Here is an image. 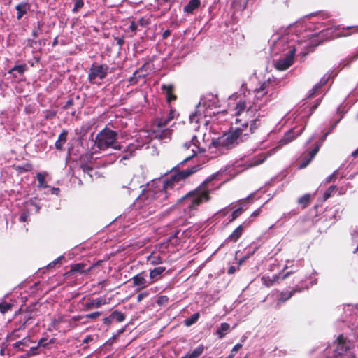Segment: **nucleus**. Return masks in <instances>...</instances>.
<instances>
[{"label":"nucleus","mask_w":358,"mask_h":358,"mask_svg":"<svg viewBox=\"0 0 358 358\" xmlns=\"http://www.w3.org/2000/svg\"><path fill=\"white\" fill-rule=\"evenodd\" d=\"M39 347L40 346L38 344L36 346H32L30 348L28 352L29 353V355H31V356L38 355V354H39V350H38Z\"/></svg>","instance_id":"51"},{"label":"nucleus","mask_w":358,"mask_h":358,"mask_svg":"<svg viewBox=\"0 0 358 358\" xmlns=\"http://www.w3.org/2000/svg\"><path fill=\"white\" fill-rule=\"evenodd\" d=\"M132 156V152H126L123 156L122 157V160H127Z\"/></svg>","instance_id":"61"},{"label":"nucleus","mask_w":358,"mask_h":358,"mask_svg":"<svg viewBox=\"0 0 358 358\" xmlns=\"http://www.w3.org/2000/svg\"><path fill=\"white\" fill-rule=\"evenodd\" d=\"M74 104L73 99L71 96H69V99L64 103V105L62 107L64 110H67L70 108Z\"/></svg>","instance_id":"49"},{"label":"nucleus","mask_w":358,"mask_h":358,"mask_svg":"<svg viewBox=\"0 0 358 358\" xmlns=\"http://www.w3.org/2000/svg\"><path fill=\"white\" fill-rule=\"evenodd\" d=\"M19 329H14L7 337V339L8 341H13V340H15L16 338H18L20 337L19 334H17Z\"/></svg>","instance_id":"48"},{"label":"nucleus","mask_w":358,"mask_h":358,"mask_svg":"<svg viewBox=\"0 0 358 358\" xmlns=\"http://www.w3.org/2000/svg\"><path fill=\"white\" fill-rule=\"evenodd\" d=\"M68 131L66 129H63L59 135L57 141L55 142V148L59 150H63V145L67 140Z\"/></svg>","instance_id":"23"},{"label":"nucleus","mask_w":358,"mask_h":358,"mask_svg":"<svg viewBox=\"0 0 358 358\" xmlns=\"http://www.w3.org/2000/svg\"><path fill=\"white\" fill-rule=\"evenodd\" d=\"M271 155L269 152L266 153H260L254 157H252L250 160L247 162V166L248 167H254L256 166H258L263 162H265V160Z\"/></svg>","instance_id":"14"},{"label":"nucleus","mask_w":358,"mask_h":358,"mask_svg":"<svg viewBox=\"0 0 358 358\" xmlns=\"http://www.w3.org/2000/svg\"><path fill=\"white\" fill-rule=\"evenodd\" d=\"M230 329L229 324L227 322H222L220 324V327L217 329L216 334L220 338H222L225 336L227 333Z\"/></svg>","instance_id":"29"},{"label":"nucleus","mask_w":358,"mask_h":358,"mask_svg":"<svg viewBox=\"0 0 358 358\" xmlns=\"http://www.w3.org/2000/svg\"><path fill=\"white\" fill-rule=\"evenodd\" d=\"M145 65H143L142 67L139 68L138 69L136 70L135 72L133 73V76L130 78L129 82L130 83H136L138 80V78H145L146 76V74H142L141 75L139 73L143 70Z\"/></svg>","instance_id":"36"},{"label":"nucleus","mask_w":358,"mask_h":358,"mask_svg":"<svg viewBox=\"0 0 358 358\" xmlns=\"http://www.w3.org/2000/svg\"><path fill=\"white\" fill-rule=\"evenodd\" d=\"M30 6L27 2H21L15 7L17 10V19L20 20L29 10Z\"/></svg>","instance_id":"20"},{"label":"nucleus","mask_w":358,"mask_h":358,"mask_svg":"<svg viewBox=\"0 0 358 358\" xmlns=\"http://www.w3.org/2000/svg\"><path fill=\"white\" fill-rule=\"evenodd\" d=\"M114 320L113 317V315L112 313L108 316V317H105L103 320V324L109 326L111 324V322L112 321Z\"/></svg>","instance_id":"55"},{"label":"nucleus","mask_w":358,"mask_h":358,"mask_svg":"<svg viewBox=\"0 0 358 358\" xmlns=\"http://www.w3.org/2000/svg\"><path fill=\"white\" fill-rule=\"evenodd\" d=\"M171 136V130L169 129H164L162 131H158L156 132L155 138H158L159 140H165L170 139Z\"/></svg>","instance_id":"30"},{"label":"nucleus","mask_w":358,"mask_h":358,"mask_svg":"<svg viewBox=\"0 0 358 358\" xmlns=\"http://www.w3.org/2000/svg\"><path fill=\"white\" fill-rule=\"evenodd\" d=\"M244 231L243 224L239 225L227 238L230 242H236L242 236Z\"/></svg>","instance_id":"22"},{"label":"nucleus","mask_w":358,"mask_h":358,"mask_svg":"<svg viewBox=\"0 0 358 358\" xmlns=\"http://www.w3.org/2000/svg\"><path fill=\"white\" fill-rule=\"evenodd\" d=\"M190 143H191V145H192V150H191L192 151V154H190L187 157H185L183 159V161L182 162V163H184L185 162L189 161L194 156H195L198 152L200 151V148H199V140H198V138H197V137L196 136H192Z\"/></svg>","instance_id":"18"},{"label":"nucleus","mask_w":358,"mask_h":358,"mask_svg":"<svg viewBox=\"0 0 358 358\" xmlns=\"http://www.w3.org/2000/svg\"><path fill=\"white\" fill-rule=\"evenodd\" d=\"M101 315V312L96 311L87 315H83L85 319L95 320Z\"/></svg>","instance_id":"47"},{"label":"nucleus","mask_w":358,"mask_h":358,"mask_svg":"<svg viewBox=\"0 0 358 358\" xmlns=\"http://www.w3.org/2000/svg\"><path fill=\"white\" fill-rule=\"evenodd\" d=\"M152 259V264H159L162 263V258L159 255L153 256Z\"/></svg>","instance_id":"53"},{"label":"nucleus","mask_w":358,"mask_h":358,"mask_svg":"<svg viewBox=\"0 0 358 358\" xmlns=\"http://www.w3.org/2000/svg\"><path fill=\"white\" fill-rule=\"evenodd\" d=\"M325 83L326 81H320L316 85H315L314 87L310 90H309L307 99L313 98L316 95V94L320 90L322 86L325 84Z\"/></svg>","instance_id":"31"},{"label":"nucleus","mask_w":358,"mask_h":358,"mask_svg":"<svg viewBox=\"0 0 358 358\" xmlns=\"http://www.w3.org/2000/svg\"><path fill=\"white\" fill-rule=\"evenodd\" d=\"M27 69V65L25 64L20 65H15L9 71V73H12L13 71H17L20 74H22Z\"/></svg>","instance_id":"41"},{"label":"nucleus","mask_w":358,"mask_h":358,"mask_svg":"<svg viewBox=\"0 0 358 358\" xmlns=\"http://www.w3.org/2000/svg\"><path fill=\"white\" fill-rule=\"evenodd\" d=\"M296 293V290H291L290 292H282L280 294L279 301L285 302L292 298Z\"/></svg>","instance_id":"37"},{"label":"nucleus","mask_w":358,"mask_h":358,"mask_svg":"<svg viewBox=\"0 0 358 358\" xmlns=\"http://www.w3.org/2000/svg\"><path fill=\"white\" fill-rule=\"evenodd\" d=\"M117 137V133L116 131L105 127L96 134L95 145L101 150H106L109 148L120 150L122 149V146L114 145Z\"/></svg>","instance_id":"5"},{"label":"nucleus","mask_w":358,"mask_h":358,"mask_svg":"<svg viewBox=\"0 0 358 358\" xmlns=\"http://www.w3.org/2000/svg\"><path fill=\"white\" fill-rule=\"evenodd\" d=\"M109 66L106 64H97L96 63L92 64L90 68L88 73V80L91 84H96V80L104 79L108 72Z\"/></svg>","instance_id":"7"},{"label":"nucleus","mask_w":358,"mask_h":358,"mask_svg":"<svg viewBox=\"0 0 358 358\" xmlns=\"http://www.w3.org/2000/svg\"><path fill=\"white\" fill-rule=\"evenodd\" d=\"M163 93L165 94L167 103H170L177 99V96L174 94V86L172 84H163L161 87Z\"/></svg>","instance_id":"13"},{"label":"nucleus","mask_w":358,"mask_h":358,"mask_svg":"<svg viewBox=\"0 0 358 358\" xmlns=\"http://www.w3.org/2000/svg\"><path fill=\"white\" fill-rule=\"evenodd\" d=\"M81 169L85 173H89L90 171H92V168L87 164H82Z\"/></svg>","instance_id":"59"},{"label":"nucleus","mask_w":358,"mask_h":358,"mask_svg":"<svg viewBox=\"0 0 358 358\" xmlns=\"http://www.w3.org/2000/svg\"><path fill=\"white\" fill-rule=\"evenodd\" d=\"M242 347H243V345H242V344H241V343H237V344H236V345L233 347V348H232V350H231V353L234 354V352H235L238 351L240 349H241V348H242Z\"/></svg>","instance_id":"60"},{"label":"nucleus","mask_w":358,"mask_h":358,"mask_svg":"<svg viewBox=\"0 0 358 358\" xmlns=\"http://www.w3.org/2000/svg\"><path fill=\"white\" fill-rule=\"evenodd\" d=\"M200 317V313L199 312L194 313L192 316L184 321V324L186 327H190L192 324H195Z\"/></svg>","instance_id":"34"},{"label":"nucleus","mask_w":358,"mask_h":358,"mask_svg":"<svg viewBox=\"0 0 358 358\" xmlns=\"http://www.w3.org/2000/svg\"><path fill=\"white\" fill-rule=\"evenodd\" d=\"M320 148V144L316 143L315 148L312 149L310 152H308L307 154H306L301 159L299 166V169L306 168L313 159L317 153L319 152Z\"/></svg>","instance_id":"11"},{"label":"nucleus","mask_w":358,"mask_h":358,"mask_svg":"<svg viewBox=\"0 0 358 358\" xmlns=\"http://www.w3.org/2000/svg\"><path fill=\"white\" fill-rule=\"evenodd\" d=\"M133 285L134 286L140 287L141 289L146 287L151 282H148L145 278V273L142 272L132 278Z\"/></svg>","instance_id":"15"},{"label":"nucleus","mask_w":358,"mask_h":358,"mask_svg":"<svg viewBox=\"0 0 358 358\" xmlns=\"http://www.w3.org/2000/svg\"><path fill=\"white\" fill-rule=\"evenodd\" d=\"M62 259H63L62 256L57 258L56 259H55L53 262H52L51 263H50L48 265V268H54L57 264H59L60 262Z\"/></svg>","instance_id":"54"},{"label":"nucleus","mask_w":358,"mask_h":358,"mask_svg":"<svg viewBox=\"0 0 358 358\" xmlns=\"http://www.w3.org/2000/svg\"><path fill=\"white\" fill-rule=\"evenodd\" d=\"M295 52V48L289 49L285 57L280 58L276 62L275 68L279 71L287 69L294 62Z\"/></svg>","instance_id":"8"},{"label":"nucleus","mask_w":358,"mask_h":358,"mask_svg":"<svg viewBox=\"0 0 358 358\" xmlns=\"http://www.w3.org/2000/svg\"><path fill=\"white\" fill-rule=\"evenodd\" d=\"M242 127L236 129L231 128L228 132L224 133L222 136L213 138L210 145V149L216 148L219 151L223 149L231 150L236 146L241 141L243 131L248 126V122L243 123Z\"/></svg>","instance_id":"3"},{"label":"nucleus","mask_w":358,"mask_h":358,"mask_svg":"<svg viewBox=\"0 0 358 358\" xmlns=\"http://www.w3.org/2000/svg\"><path fill=\"white\" fill-rule=\"evenodd\" d=\"M243 212V209L242 207H240L233 211L231 213V219L230 220V222L234 221L236 218H238Z\"/></svg>","instance_id":"46"},{"label":"nucleus","mask_w":358,"mask_h":358,"mask_svg":"<svg viewBox=\"0 0 358 358\" xmlns=\"http://www.w3.org/2000/svg\"><path fill=\"white\" fill-rule=\"evenodd\" d=\"M31 343H32V341H31L30 337L26 336V337L23 338L22 340L13 343V348L14 349H17V351L24 352L25 351L24 348L29 347V344Z\"/></svg>","instance_id":"19"},{"label":"nucleus","mask_w":358,"mask_h":358,"mask_svg":"<svg viewBox=\"0 0 358 358\" xmlns=\"http://www.w3.org/2000/svg\"><path fill=\"white\" fill-rule=\"evenodd\" d=\"M147 296H148V293L147 292L140 293L137 296V301H141L144 297H145Z\"/></svg>","instance_id":"63"},{"label":"nucleus","mask_w":358,"mask_h":358,"mask_svg":"<svg viewBox=\"0 0 358 358\" xmlns=\"http://www.w3.org/2000/svg\"><path fill=\"white\" fill-rule=\"evenodd\" d=\"M254 98L252 99L255 113L259 111L268 101L273 99L274 87L271 85V80L264 81L253 91Z\"/></svg>","instance_id":"4"},{"label":"nucleus","mask_w":358,"mask_h":358,"mask_svg":"<svg viewBox=\"0 0 358 358\" xmlns=\"http://www.w3.org/2000/svg\"><path fill=\"white\" fill-rule=\"evenodd\" d=\"M201 5L200 0H190L189 3L184 7V12L192 14Z\"/></svg>","instance_id":"24"},{"label":"nucleus","mask_w":358,"mask_h":358,"mask_svg":"<svg viewBox=\"0 0 358 358\" xmlns=\"http://www.w3.org/2000/svg\"><path fill=\"white\" fill-rule=\"evenodd\" d=\"M45 27V23L42 21H38L36 24H34V28L31 31V35L34 38H37L39 37L41 34H43V30Z\"/></svg>","instance_id":"26"},{"label":"nucleus","mask_w":358,"mask_h":358,"mask_svg":"<svg viewBox=\"0 0 358 358\" xmlns=\"http://www.w3.org/2000/svg\"><path fill=\"white\" fill-rule=\"evenodd\" d=\"M29 217V212L28 210H24L20 216V221L22 222H25L28 220V218Z\"/></svg>","instance_id":"50"},{"label":"nucleus","mask_w":358,"mask_h":358,"mask_svg":"<svg viewBox=\"0 0 358 358\" xmlns=\"http://www.w3.org/2000/svg\"><path fill=\"white\" fill-rule=\"evenodd\" d=\"M176 113V110L171 107L169 113L166 117L157 118L156 122L158 129H160L165 127L171 120L174 119Z\"/></svg>","instance_id":"12"},{"label":"nucleus","mask_w":358,"mask_h":358,"mask_svg":"<svg viewBox=\"0 0 358 358\" xmlns=\"http://www.w3.org/2000/svg\"><path fill=\"white\" fill-rule=\"evenodd\" d=\"M296 136L294 134V129H290L287 133L285 134L283 137L280 141V145H286L294 139H295Z\"/></svg>","instance_id":"27"},{"label":"nucleus","mask_w":358,"mask_h":358,"mask_svg":"<svg viewBox=\"0 0 358 358\" xmlns=\"http://www.w3.org/2000/svg\"><path fill=\"white\" fill-rule=\"evenodd\" d=\"M169 299L167 296L163 295L157 298L156 303L159 306H166L168 304Z\"/></svg>","instance_id":"43"},{"label":"nucleus","mask_w":358,"mask_h":358,"mask_svg":"<svg viewBox=\"0 0 358 358\" xmlns=\"http://www.w3.org/2000/svg\"><path fill=\"white\" fill-rule=\"evenodd\" d=\"M107 303V301L105 299H96L89 300L85 304L84 310H90L92 308H98L101 307L102 305H105Z\"/></svg>","instance_id":"16"},{"label":"nucleus","mask_w":358,"mask_h":358,"mask_svg":"<svg viewBox=\"0 0 358 358\" xmlns=\"http://www.w3.org/2000/svg\"><path fill=\"white\" fill-rule=\"evenodd\" d=\"M203 345H199L192 352L187 353L180 358H199L203 354Z\"/></svg>","instance_id":"25"},{"label":"nucleus","mask_w":358,"mask_h":358,"mask_svg":"<svg viewBox=\"0 0 358 358\" xmlns=\"http://www.w3.org/2000/svg\"><path fill=\"white\" fill-rule=\"evenodd\" d=\"M13 304L12 303H8L6 301H0V312L2 314H5L6 313L12 310Z\"/></svg>","instance_id":"35"},{"label":"nucleus","mask_w":358,"mask_h":358,"mask_svg":"<svg viewBox=\"0 0 358 358\" xmlns=\"http://www.w3.org/2000/svg\"><path fill=\"white\" fill-rule=\"evenodd\" d=\"M151 23L150 17H142L136 22L137 25L142 27H146Z\"/></svg>","instance_id":"42"},{"label":"nucleus","mask_w":358,"mask_h":358,"mask_svg":"<svg viewBox=\"0 0 358 358\" xmlns=\"http://www.w3.org/2000/svg\"><path fill=\"white\" fill-rule=\"evenodd\" d=\"M34 318L33 315H24L20 321L19 324H17L18 326V329H24L27 325L29 324V320Z\"/></svg>","instance_id":"33"},{"label":"nucleus","mask_w":358,"mask_h":358,"mask_svg":"<svg viewBox=\"0 0 358 358\" xmlns=\"http://www.w3.org/2000/svg\"><path fill=\"white\" fill-rule=\"evenodd\" d=\"M257 250V247H256L255 249H253V250H252V251H250V250H248V252L247 255L244 257V259H241V260L239 261V264H241L243 261H245V259L249 258V257H250V256L252 255L255 252V251H256Z\"/></svg>","instance_id":"57"},{"label":"nucleus","mask_w":358,"mask_h":358,"mask_svg":"<svg viewBox=\"0 0 358 358\" xmlns=\"http://www.w3.org/2000/svg\"><path fill=\"white\" fill-rule=\"evenodd\" d=\"M115 40L116 41L117 45L120 48H122V46L124 44V38L123 36H122V37H116L115 38Z\"/></svg>","instance_id":"56"},{"label":"nucleus","mask_w":358,"mask_h":358,"mask_svg":"<svg viewBox=\"0 0 358 358\" xmlns=\"http://www.w3.org/2000/svg\"><path fill=\"white\" fill-rule=\"evenodd\" d=\"M48 343H47V338H41L39 341H38V345L41 347H44L45 348L47 345H48Z\"/></svg>","instance_id":"58"},{"label":"nucleus","mask_w":358,"mask_h":358,"mask_svg":"<svg viewBox=\"0 0 358 358\" xmlns=\"http://www.w3.org/2000/svg\"><path fill=\"white\" fill-rule=\"evenodd\" d=\"M33 166L31 163H25L23 165H17L15 166V169L19 173H23L25 172H29L32 170Z\"/></svg>","instance_id":"32"},{"label":"nucleus","mask_w":358,"mask_h":358,"mask_svg":"<svg viewBox=\"0 0 358 358\" xmlns=\"http://www.w3.org/2000/svg\"><path fill=\"white\" fill-rule=\"evenodd\" d=\"M297 203L301 206L302 209L306 208L311 203L310 194L308 193L299 197L297 200Z\"/></svg>","instance_id":"28"},{"label":"nucleus","mask_w":358,"mask_h":358,"mask_svg":"<svg viewBox=\"0 0 358 358\" xmlns=\"http://www.w3.org/2000/svg\"><path fill=\"white\" fill-rule=\"evenodd\" d=\"M113 317L115 320L117 322H122L125 320V315L118 310H114L112 312Z\"/></svg>","instance_id":"40"},{"label":"nucleus","mask_w":358,"mask_h":358,"mask_svg":"<svg viewBox=\"0 0 358 358\" xmlns=\"http://www.w3.org/2000/svg\"><path fill=\"white\" fill-rule=\"evenodd\" d=\"M261 126V120L259 118V116L254 119L250 125V134H254L256 130L259 128Z\"/></svg>","instance_id":"39"},{"label":"nucleus","mask_w":358,"mask_h":358,"mask_svg":"<svg viewBox=\"0 0 358 358\" xmlns=\"http://www.w3.org/2000/svg\"><path fill=\"white\" fill-rule=\"evenodd\" d=\"M86 264L84 263H78L72 264L69 271V273H89L92 266H90L88 268H85Z\"/></svg>","instance_id":"17"},{"label":"nucleus","mask_w":358,"mask_h":358,"mask_svg":"<svg viewBox=\"0 0 358 358\" xmlns=\"http://www.w3.org/2000/svg\"><path fill=\"white\" fill-rule=\"evenodd\" d=\"M252 94L249 90H245L240 94H233L231 99H234L235 106L234 107V115L238 116L245 110L249 113L255 112V107L252 101Z\"/></svg>","instance_id":"6"},{"label":"nucleus","mask_w":358,"mask_h":358,"mask_svg":"<svg viewBox=\"0 0 358 358\" xmlns=\"http://www.w3.org/2000/svg\"><path fill=\"white\" fill-rule=\"evenodd\" d=\"M84 6V1L83 0H76L74 6L72 9L73 13H77Z\"/></svg>","instance_id":"45"},{"label":"nucleus","mask_w":358,"mask_h":358,"mask_svg":"<svg viewBox=\"0 0 358 358\" xmlns=\"http://www.w3.org/2000/svg\"><path fill=\"white\" fill-rule=\"evenodd\" d=\"M336 190V185H331L324 192V199L327 200L329 197L332 196L334 192Z\"/></svg>","instance_id":"44"},{"label":"nucleus","mask_w":358,"mask_h":358,"mask_svg":"<svg viewBox=\"0 0 358 358\" xmlns=\"http://www.w3.org/2000/svg\"><path fill=\"white\" fill-rule=\"evenodd\" d=\"M171 31L169 29H166L162 34V38L166 39L171 35Z\"/></svg>","instance_id":"62"},{"label":"nucleus","mask_w":358,"mask_h":358,"mask_svg":"<svg viewBox=\"0 0 358 358\" xmlns=\"http://www.w3.org/2000/svg\"><path fill=\"white\" fill-rule=\"evenodd\" d=\"M174 169L176 176L178 177V182H180L181 181L185 180L187 178H189L194 173H196L200 169H201V165L196 164L190 168H187L182 171L177 169L176 168Z\"/></svg>","instance_id":"10"},{"label":"nucleus","mask_w":358,"mask_h":358,"mask_svg":"<svg viewBox=\"0 0 358 358\" xmlns=\"http://www.w3.org/2000/svg\"><path fill=\"white\" fill-rule=\"evenodd\" d=\"M293 274V271H289L286 273H280L273 275L272 277L264 275L261 278V281L264 285L267 287L273 286L275 283H279L280 281L285 280L290 275Z\"/></svg>","instance_id":"9"},{"label":"nucleus","mask_w":358,"mask_h":358,"mask_svg":"<svg viewBox=\"0 0 358 358\" xmlns=\"http://www.w3.org/2000/svg\"><path fill=\"white\" fill-rule=\"evenodd\" d=\"M215 175H212L207 178L196 188L189 192L182 198L180 201H183L187 208L190 211L197 209V208L203 203L208 202L211 199L210 195L211 189L208 187V184L215 178Z\"/></svg>","instance_id":"1"},{"label":"nucleus","mask_w":358,"mask_h":358,"mask_svg":"<svg viewBox=\"0 0 358 358\" xmlns=\"http://www.w3.org/2000/svg\"><path fill=\"white\" fill-rule=\"evenodd\" d=\"M236 271V268L234 266H231L229 268L228 271H227V273L229 275H231V274H234Z\"/></svg>","instance_id":"64"},{"label":"nucleus","mask_w":358,"mask_h":358,"mask_svg":"<svg viewBox=\"0 0 358 358\" xmlns=\"http://www.w3.org/2000/svg\"><path fill=\"white\" fill-rule=\"evenodd\" d=\"M165 270L166 268L164 266H159L151 270L150 271V278L152 280L151 283L160 279Z\"/></svg>","instance_id":"21"},{"label":"nucleus","mask_w":358,"mask_h":358,"mask_svg":"<svg viewBox=\"0 0 358 358\" xmlns=\"http://www.w3.org/2000/svg\"><path fill=\"white\" fill-rule=\"evenodd\" d=\"M129 29L133 32L134 35H135L136 34L138 25L134 21H131Z\"/></svg>","instance_id":"52"},{"label":"nucleus","mask_w":358,"mask_h":358,"mask_svg":"<svg viewBox=\"0 0 358 358\" xmlns=\"http://www.w3.org/2000/svg\"><path fill=\"white\" fill-rule=\"evenodd\" d=\"M36 178L38 182V187L41 188H47L48 185L45 182V174L42 173H38L36 174Z\"/></svg>","instance_id":"38"},{"label":"nucleus","mask_w":358,"mask_h":358,"mask_svg":"<svg viewBox=\"0 0 358 358\" xmlns=\"http://www.w3.org/2000/svg\"><path fill=\"white\" fill-rule=\"evenodd\" d=\"M173 173L169 178L163 182L162 187L157 189H148L141 196V199H146L148 201H154L155 206H162L166 204L165 201L169 199V189H172L173 187L178 184V177L175 172V169H172Z\"/></svg>","instance_id":"2"}]
</instances>
